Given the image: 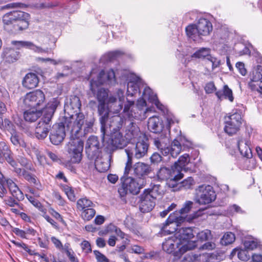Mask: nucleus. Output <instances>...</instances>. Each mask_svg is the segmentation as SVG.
<instances>
[{
	"mask_svg": "<svg viewBox=\"0 0 262 262\" xmlns=\"http://www.w3.org/2000/svg\"><path fill=\"white\" fill-rule=\"evenodd\" d=\"M96 169L100 172H104L108 170L110 167V159L108 157L104 158L98 157L94 159Z\"/></svg>",
	"mask_w": 262,
	"mask_h": 262,
	"instance_id": "obj_33",
	"label": "nucleus"
},
{
	"mask_svg": "<svg viewBox=\"0 0 262 262\" xmlns=\"http://www.w3.org/2000/svg\"><path fill=\"white\" fill-rule=\"evenodd\" d=\"M96 98L98 103L106 102L109 98L108 91L103 88L98 90L96 93Z\"/></svg>",
	"mask_w": 262,
	"mask_h": 262,
	"instance_id": "obj_44",
	"label": "nucleus"
},
{
	"mask_svg": "<svg viewBox=\"0 0 262 262\" xmlns=\"http://www.w3.org/2000/svg\"><path fill=\"white\" fill-rule=\"evenodd\" d=\"M105 76V72L102 70L99 74L97 79L96 80L92 79L90 81V89L93 93H95L96 89L99 85L103 84L105 82V80L103 78V77Z\"/></svg>",
	"mask_w": 262,
	"mask_h": 262,
	"instance_id": "obj_39",
	"label": "nucleus"
},
{
	"mask_svg": "<svg viewBox=\"0 0 262 262\" xmlns=\"http://www.w3.org/2000/svg\"><path fill=\"white\" fill-rule=\"evenodd\" d=\"M5 152L4 156V161L6 160L8 163H9L14 168L17 166L16 161L14 160L13 157V153L10 150V148L9 149H5Z\"/></svg>",
	"mask_w": 262,
	"mask_h": 262,
	"instance_id": "obj_46",
	"label": "nucleus"
},
{
	"mask_svg": "<svg viewBox=\"0 0 262 262\" xmlns=\"http://www.w3.org/2000/svg\"><path fill=\"white\" fill-rule=\"evenodd\" d=\"M84 119V115L81 114L76 119L72 117L62 118L60 122L54 125L51 130L50 140L52 143L58 145L63 141L66 136V128L70 133L71 136H77L81 130Z\"/></svg>",
	"mask_w": 262,
	"mask_h": 262,
	"instance_id": "obj_2",
	"label": "nucleus"
},
{
	"mask_svg": "<svg viewBox=\"0 0 262 262\" xmlns=\"http://www.w3.org/2000/svg\"><path fill=\"white\" fill-rule=\"evenodd\" d=\"M185 220V216H182L179 212L174 211L169 215L161 227V231L162 233L167 234L174 232L178 230L177 227L179 225Z\"/></svg>",
	"mask_w": 262,
	"mask_h": 262,
	"instance_id": "obj_12",
	"label": "nucleus"
},
{
	"mask_svg": "<svg viewBox=\"0 0 262 262\" xmlns=\"http://www.w3.org/2000/svg\"><path fill=\"white\" fill-rule=\"evenodd\" d=\"M81 247L86 253H89L92 252L91 244L86 241H84L81 243Z\"/></svg>",
	"mask_w": 262,
	"mask_h": 262,
	"instance_id": "obj_63",
	"label": "nucleus"
},
{
	"mask_svg": "<svg viewBox=\"0 0 262 262\" xmlns=\"http://www.w3.org/2000/svg\"><path fill=\"white\" fill-rule=\"evenodd\" d=\"M81 106V101L79 97L75 95L71 96L69 99L66 102L64 111L67 113L68 116L65 115L63 118H73L76 119L77 116L83 113L79 112Z\"/></svg>",
	"mask_w": 262,
	"mask_h": 262,
	"instance_id": "obj_13",
	"label": "nucleus"
},
{
	"mask_svg": "<svg viewBox=\"0 0 262 262\" xmlns=\"http://www.w3.org/2000/svg\"><path fill=\"white\" fill-rule=\"evenodd\" d=\"M148 149V139L145 135L140 136V138L138 139V141L133 148L130 149L129 147H127L125 149V151L127 156V160L125 164L124 176H127L131 170L133 157L137 159L143 158L146 155Z\"/></svg>",
	"mask_w": 262,
	"mask_h": 262,
	"instance_id": "obj_5",
	"label": "nucleus"
},
{
	"mask_svg": "<svg viewBox=\"0 0 262 262\" xmlns=\"http://www.w3.org/2000/svg\"><path fill=\"white\" fill-rule=\"evenodd\" d=\"M260 81H262V66L258 65L251 75L250 81L249 82V87L251 89L258 88L257 84Z\"/></svg>",
	"mask_w": 262,
	"mask_h": 262,
	"instance_id": "obj_30",
	"label": "nucleus"
},
{
	"mask_svg": "<svg viewBox=\"0 0 262 262\" xmlns=\"http://www.w3.org/2000/svg\"><path fill=\"white\" fill-rule=\"evenodd\" d=\"M157 176L161 180H169V185H171L170 182H176L183 177V174L179 173L178 170H176L174 166L171 167V168L161 167L158 172Z\"/></svg>",
	"mask_w": 262,
	"mask_h": 262,
	"instance_id": "obj_16",
	"label": "nucleus"
},
{
	"mask_svg": "<svg viewBox=\"0 0 262 262\" xmlns=\"http://www.w3.org/2000/svg\"><path fill=\"white\" fill-rule=\"evenodd\" d=\"M245 248L252 250L257 247L258 243L254 240L245 241L244 243Z\"/></svg>",
	"mask_w": 262,
	"mask_h": 262,
	"instance_id": "obj_56",
	"label": "nucleus"
},
{
	"mask_svg": "<svg viewBox=\"0 0 262 262\" xmlns=\"http://www.w3.org/2000/svg\"><path fill=\"white\" fill-rule=\"evenodd\" d=\"M146 184V180L143 179H135L132 177H127L123 181L121 187L119 188L118 192L123 196L128 192L133 194H137L140 190Z\"/></svg>",
	"mask_w": 262,
	"mask_h": 262,
	"instance_id": "obj_8",
	"label": "nucleus"
},
{
	"mask_svg": "<svg viewBox=\"0 0 262 262\" xmlns=\"http://www.w3.org/2000/svg\"><path fill=\"white\" fill-rule=\"evenodd\" d=\"M216 194L210 185H200L195 189V201L200 205L208 204L213 201Z\"/></svg>",
	"mask_w": 262,
	"mask_h": 262,
	"instance_id": "obj_10",
	"label": "nucleus"
},
{
	"mask_svg": "<svg viewBox=\"0 0 262 262\" xmlns=\"http://www.w3.org/2000/svg\"><path fill=\"white\" fill-rule=\"evenodd\" d=\"M63 190L67 194L68 199L71 201H75L76 200L73 189L68 185L63 186Z\"/></svg>",
	"mask_w": 262,
	"mask_h": 262,
	"instance_id": "obj_49",
	"label": "nucleus"
},
{
	"mask_svg": "<svg viewBox=\"0 0 262 262\" xmlns=\"http://www.w3.org/2000/svg\"><path fill=\"white\" fill-rule=\"evenodd\" d=\"M238 258L243 261H247L250 259V255L246 250L239 249L237 253Z\"/></svg>",
	"mask_w": 262,
	"mask_h": 262,
	"instance_id": "obj_58",
	"label": "nucleus"
},
{
	"mask_svg": "<svg viewBox=\"0 0 262 262\" xmlns=\"http://www.w3.org/2000/svg\"><path fill=\"white\" fill-rule=\"evenodd\" d=\"M196 25L200 36L208 35L210 32L212 31V24L207 19L200 18Z\"/></svg>",
	"mask_w": 262,
	"mask_h": 262,
	"instance_id": "obj_26",
	"label": "nucleus"
},
{
	"mask_svg": "<svg viewBox=\"0 0 262 262\" xmlns=\"http://www.w3.org/2000/svg\"><path fill=\"white\" fill-rule=\"evenodd\" d=\"M107 105L111 111L116 114L123 107V116L129 120L145 119L147 117V113L151 111L150 108H146V102L144 100H140L135 103L134 101L127 98L125 99L124 92L121 90H118L116 94L109 96Z\"/></svg>",
	"mask_w": 262,
	"mask_h": 262,
	"instance_id": "obj_1",
	"label": "nucleus"
},
{
	"mask_svg": "<svg viewBox=\"0 0 262 262\" xmlns=\"http://www.w3.org/2000/svg\"><path fill=\"white\" fill-rule=\"evenodd\" d=\"M196 236L198 240L201 242H205L211 239L213 236L210 230L205 229L199 232Z\"/></svg>",
	"mask_w": 262,
	"mask_h": 262,
	"instance_id": "obj_45",
	"label": "nucleus"
},
{
	"mask_svg": "<svg viewBox=\"0 0 262 262\" xmlns=\"http://www.w3.org/2000/svg\"><path fill=\"white\" fill-rule=\"evenodd\" d=\"M194 184V181L193 178L191 177H188L186 179L183 180L181 183V186L184 189H190Z\"/></svg>",
	"mask_w": 262,
	"mask_h": 262,
	"instance_id": "obj_53",
	"label": "nucleus"
},
{
	"mask_svg": "<svg viewBox=\"0 0 262 262\" xmlns=\"http://www.w3.org/2000/svg\"><path fill=\"white\" fill-rule=\"evenodd\" d=\"M81 217L85 221L91 220L95 215L96 211L93 207L81 210Z\"/></svg>",
	"mask_w": 262,
	"mask_h": 262,
	"instance_id": "obj_48",
	"label": "nucleus"
},
{
	"mask_svg": "<svg viewBox=\"0 0 262 262\" xmlns=\"http://www.w3.org/2000/svg\"><path fill=\"white\" fill-rule=\"evenodd\" d=\"M163 250L167 253H172L175 257L180 258L184 253L194 249V244L182 243L174 235L168 237L162 244Z\"/></svg>",
	"mask_w": 262,
	"mask_h": 262,
	"instance_id": "obj_6",
	"label": "nucleus"
},
{
	"mask_svg": "<svg viewBox=\"0 0 262 262\" xmlns=\"http://www.w3.org/2000/svg\"><path fill=\"white\" fill-rule=\"evenodd\" d=\"M143 193L156 201L162 197L163 191L160 185L151 184L148 189H145Z\"/></svg>",
	"mask_w": 262,
	"mask_h": 262,
	"instance_id": "obj_27",
	"label": "nucleus"
},
{
	"mask_svg": "<svg viewBox=\"0 0 262 262\" xmlns=\"http://www.w3.org/2000/svg\"><path fill=\"white\" fill-rule=\"evenodd\" d=\"M216 245L214 242H207L199 247L200 250H213L216 248Z\"/></svg>",
	"mask_w": 262,
	"mask_h": 262,
	"instance_id": "obj_52",
	"label": "nucleus"
},
{
	"mask_svg": "<svg viewBox=\"0 0 262 262\" xmlns=\"http://www.w3.org/2000/svg\"><path fill=\"white\" fill-rule=\"evenodd\" d=\"M59 102L57 98H53L43 110V117L38 122L35 130V135L38 139L47 137L51 129V120Z\"/></svg>",
	"mask_w": 262,
	"mask_h": 262,
	"instance_id": "obj_3",
	"label": "nucleus"
},
{
	"mask_svg": "<svg viewBox=\"0 0 262 262\" xmlns=\"http://www.w3.org/2000/svg\"><path fill=\"white\" fill-rule=\"evenodd\" d=\"M106 104H107L106 102H102L98 103V113L99 115L100 116V122L101 125V132L103 139L104 138L105 134L107 131L105 128V122L107 121L108 118V110H110L107 107V106H106Z\"/></svg>",
	"mask_w": 262,
	"mask_h": 262,
	"instance_id": "obj_19",
	"label": "nucleus"
},
{
	"mask_svg": "<svg viewBox=\"0 0 262 262\" xmlns=\"http://www.w3.org/2000/svg\"><path fill=\"white\" fill-rule=\"evenodd\" d=\"M156 204L155 201L144 193L140 196L139 208L143 213L148 212L152 210Z\"/></svg>",
	"mask_w": 262,
	"mask_h": 262,
	"instance_id": "obj_25",
	"label": "nucleus"
},
{
	"mask_svg": "<svg viewBox=\"0 0 262 262\" xmlns=\"http://www.w3.org/2000/svg\"><path fill=\"white\" fill-rule=\"evenodd\" d=\"M94 122L95 119L94 118H91L89 120L86 121L85 126L84 128V134H86L93 131V126L94 125Z\"/></svg>",
	"mask_w": 262,
	"mask_h": 262,
	"instance_id": "obj_55",
	"label": "nucleus"
},
{
	"mask_svg": "<svg viewBox=\"0 0 262 262\" xmlns=\"http://www.w3.org/2000/svg\"><path fill=\"white\" fill-rule=\"evenodd\" d=\"M45 96L43 92L37 90L27 93L24 97V103L26 107L42 109L44 106Z\"/></svg>",
	"mask_w": 262,
	"mask_h": 262,
	"instance_id": "obj_11",
	"label": "nucleus"
},
{
	"mask_svg": "<svg viewBox=\"0 0 262 262\" xmlns=\"http://www.w3.org/2000/svg\"><path fill=\"white\" fill-rule=\"evenodd\" d=\"M141 84L134 83L132 81L127 83V94L128 96H133L137 93H140V85Z\"/></svg>",
	"mask_w": 262,
	"mask_h": 262,
	"instance_id": "obj_43",
	"label": "nucleus"
},
{
	"mask_svg": "<svg viewBox=\"0 0 262 262\" xmlns=\"http://www.w3.org/2000/svg\"><path fill=\"white\" fill-rule=\"evenodd\" d=\"M186 32L187 35L193 40H196L199 37H200L199 34L198 28L196 25H190L188 26L186 29Z\"/></svg>",
	"mask_w": 262,
	"mask_h": 262,
	"instance_id": "obj_40",
	"label": "nucleus"
},
{
	"mask_svg": "<svg viewBox=\"0 0 262 262\" xmlns=\"http://www.w3.org/2000/svg\"><path fill=\"white\" fill-rule=\"evenodd\" d=\"M133 168V174L138 179H143L146 180V177L150 173L151 171L150 166L143 162L136 163L131 169Z\"/></svg>",
	"mask_w": 262,
	"mask_h": 262,
	"instance_id": "obj_18",
	"label": "nucleus"
},
{
	"mask_svg": "<svg viewBox=\"0 0 262 262\" xmlns=\"http://www.w3.org/2000/svg\"><path fill=\"white\" fill-rule=\"evenodd\" d=\"M234 234L232 232H227L221 239V243L222 245H228L232 244L235 241Z\"/></svg>",
	"mask_w": 262,
	"mask_h": 262,
	"instance_id": "obj_47",
	"label": "nucleus"
},
{
	"mask_svg": "<svg viewBox=\"0 0 262 262\" xmlns=\"http://www.w3.org/2000/svg\"><path fill=\"white\" fill-rule=\"evenodd\" d=\"M242 117L238 113H234L226 118L225 132L230 136L235 134L239 129Z\"/></svg>",
	"mask_w": 262,
	"mask_h": 262,
	"instance_id": "obj_14",
	"label": "nucleus"
},
{
	"mask_svg": "<svg viewBox=\"0 0 262 262\" xmlns=\"http://www.w3.org/2000/svg\"><path fill=\"white\" fill-rule=\"evenodd\" d=\"M81 135L80 131L77 136H71L70 140L67 145V151L73 163H79L82 159L84 143L79 138Z\"/></svg>",
	"mask_w": 262,
	"mask_h": 262,
	"instance_id": "obj_7",
	"label": "nucleus"
},
{
	"mask_svg": "<svg viewBox=\"0 0 262 262\" xmlns=\"http://www.w3.org/2000/svg\"><path fill=\"white\" fill-rule=\"evenodd\" d=\"M12 44L16 46L18 49L26 48L37 53H48L52 50L51 49L49 48H43L41 47L38 46L29 41H12Z\"/></svg>",
	"mask_w": 262,
	"mask_h": 262,
	"instance_id": "obj_17",
	"label": "nucleus"
},
{
	"mask_svg": "<svg viewBox=\"0 0 262 262\" xmlns=\"http://www.w3.org/2000/svg\"><path fill=\"white\" fill-rule=\"evenodd\" d=\"M189 155L187 154H184L174 163L173 166L176 170H178L179 173H182L181 171L182 170L186 171L185 166L189 163Z\"/></svg>",
	"mask_w": 262,
	"mask_h": 262,
	"instance_id": "obj_37",
	"label": "nucleus"
},
{
	"mask_svg": "<svg viewBox=\"0 0 262 262\" xmlns=\"http://www.w3.org/2000/svg\"><path fill=\"white\" fill-rule=\"evenodd\" d=\"M142 97V99H139L138 101L143 100L146 102L145 99H147L152 103L155 104L158 109L164 112V106L160 103L158 99L157 96L152 92V90L149 87L146 86L144 88Z\"/></svg>",
	"mask_w": 262,
	"mask_h": 262,
	"instance_id": "obj_23",
	"label": "nucleus"
},
{
	"mask_svg": "<svg viewBox=\"0 0 262 262\" xmlns=\"http://www.w3.org/2000/svg\"><path fill=\"white\" fill-rule=\"evenodd\" d=\"M163 139L157 138L154 139V145L160 151L164 156H169L176 158L181 152L182 146L177 140H174L170 146H166V143Z\"/></svg>",
	"mask_w": 262,
	"mask_h": 262,
	"instance_id": "obj_9",
	"label": "nucleus"
},
{
	"mask_svg": "<svg viewBox=\"0 0 262 262\" xmlns=\"http://www.w3.org/2000/svg\"><path fill=\"white\" fill-rule=\"evenodd\" d=\"M43 114L41 109L31 108L27 110L24 113V118L26 121L34 122Z\"/></svg>",
	"mask_w": 262,
	"mask_h": 262,
	"instance_id": "obj_35",
	"label": "nucleus"
},
{
	"mask_svg": "<svg viewBox=\"0 0 262 262\" xmlns=\"http://www.w3.org/2000/svg\"><path fill=\"white\" fill-rule=\"evenodd\" d=\"M143 134L140 132L139 127L133 122H129L125 129V138L126 140H130L133 139H140Z\"/></svg>",
	"mask_w": 262,
	"mask_h": 262,
	"instance_id": "obj_24",
	"label": "nucleus"
},
{
	"mask_svg": "<svg viewBox=\"0 0 262 262\" xmlns=\"http://www.w3.org/2000/svg\"><path fill=\"white\" fill-rule=\"evenodd\" d=\"M101 144L97 137L90 136L86 141L85 152L89 159L93 160L99 157Z\"/></svg>",
	"mask_w": 262,
	"mask_h": 262,
	"instance_id": "obj_15",
	"label": "nucleus"
},
{
	"mask_svg": "<svg viewBox=\"0 0 262 262\" xmlns=\"http://www.w3.org/2000/svg\"><path fill=\"white\" fill-rule=\"evenodd\" d=\"M210 56V49L207 48H202L194 53L191 56L196 58H206L208 60V57Z\"/></svg>",
	"mask_w": 262,
	"mask_h": 262,
	"instance_id": "obj_42",
	"label": "nucleus"
},
{
	"mask_svg": "<svg viewBox=\"0 0 262 262\" xmlns=\"http://www.w3.org/2000/svg\"><path fill=\"white\" fill-rule=\"evenodd\" d=\"M107 121L105 122L107 135L109 132L110 133L119 132L120 128H122L124 123L123 119L119 115H115L109 118L108 123L107 124Z\"/></svg>",
	"mask_w": 262,
	"mask_h": 262,
	"instance_id": "obj_21",
	"label": "nucleus"
},
{
	"mask_svg": "<svg viewBox=\"0 0 262 262\" xmlns=\"http://www.w3.org/2000/svg\"><path fill=\"white\" fill-rule=\"evenodd\" d=\"M147 125L148 129L155 133L162 132L164 127L162 120L157 116L150 117L148 119Z\"/></svg>",
	"mask_w": 262,
	"mask_h": 262,
	"instance_id": "obj_28",
	"label": "nucleus"
},
{
	"mask_svg": "<svg viewBox=\"0 0 262 262\" xmlns=\"http://www.w3.org/2000/svg\"><path fill=\"white\" fill-rule=\"evenodd\" d=\"M207 256L206 253L203 254H193L194 262H204L205 261V257Z\"/></svg>",
	"mask_w": 262,
	"mask_h": 262,
	"instance_id": "obj_64",
	"label": "nucleus"
},
{
	"mask_svg": "<svg viewBox=\"0 0 262 262\" xmlns=\"http://www.w3.org/2000/svg\"><path fill=\"white\" fill-rule=\"evenodd\" d=\"M112 134L111 144L116 148H122L126 146L127 142L120 132L111 133Z\"/></svg>",
	"mask_w": 262,
	"mask_h": 262,
	"instance_id": "obj_32",
	"label": "nucleus"
},
{
	"mask_svg": "<svg viewBox=\"0 0 262 262\" xmlns=\"http://www.w3.org/2000/svg\"><path fill=\"white\" fill-rule=\"evenodd\" d=\"M6 183L9 188L10 192L15 199L18 201L24 199V195L22 191L19 189L17 185L11 179H8Z\"/></svg>",
	"mask_w": 262,
	"mask_h": 262,
	"instance_id": "obj_31",
	"label": "nucleus"
},
{
	"mask_svg": "<svg viewBox=\"0 0 262 262\" xmlns=\"http://www.w3.org/2000/svg\"><path fill=\"white\" fill-rule=\"evenodd\" d=\"M175 236L180 239L182 243H192L194 244V248L197 245L196 242L191 241L190 239L194 237V234L192 228L190 227L182 228L177 232Z\"/></svg>",
	"mask_w": 262,
	"mask_h": 262,
	"instance_id": "obj_22",
	"label": "nucleus"
},
{
	"mask_svg": "<svg viewBox=\"0 0 262 262\" xmlns=\"http://www.w3.org/2000/svg\"><path fill=\"white\" fill-rule=\"evenodd\" d=\"M150 159L152 163L158 164L162 160V157L159 154L155 152L151 155Z\"/></svg>",
	"mask_w": 262,
	"mask_h": 262,
	"instance_id": "obj_62",
	"label": "nucleus"
},
{
	"mask_svg": "<svg viewBox=\"0 0 262 262\" xmlns=\"http://www.w3.org/2000/svg\"><path fill=\"white\" fill-rule=\"evenodd\" d=\"M208 60L209 62L211 63L212 71L214 70L216 68L219 67V66L221 64V61L220 60L212 56H210L209 57H208Z\"/></svg>",
	"mask_w": 262,
	"mask_h": 262,
	"instance_id": "obj_59",
	"label": "nucleus"
},
{
	"mask_svg": "<svg viewBox=\"0 0 262 262\" xmlns=\"http://www.w3.org/2000/svg\"><path fill=\"white\" fill-rule=\"evenodd\" d=\"M38 82V78L36 74L30 73H28L24 77L23 81V85L24 87L31 89L36 87Z\"/></svg>",
	"mask_w": 262,
	"mask_h": 262,
	"instance_id": "obj_34",
	"label": "nucleus"
},
{
	"mask_svg": "<svg viewBox=\"0 0 262 262\" xmlns=\"http://www.w3.org/2000/svg\"><path fill=\"white\" fill-rule=\"evenodd\" d=\"M227 213L229 215H232L235 213H243V211L241 209V208L237 206L236 204H233L232 205L230 206L227 210Z\"/></svg>",
	"mask_w": 262,
	"mask_h": 262,
	"instance_id": "obj_51",
	"label": "nucleus"
},
{
	"mask_svg": "<svg viewBox=\"0 0 262 262\" xmlns=\"http://www.w3.org/2000/svg\"><path fill=\"white\" fill-rule=\"evenodd\" d=\"M78 8V2L76 0H72L69 4L67 9L70 13H73Z\"/></svg>",
	"mask_w": 262,
	"mask_h": 262,
	"instance_id": "obj_60",
	"label": "nucleus"
},
{
	"mask_svg": "<svg viewBox=\"0 0 262 262\" xmlns=\"http://www.w3.org/2000/svg\"><path fill=\"white\" fill-rule=\"evenodd\" d=\"M193 203L191 201L186 202L184 205L183 207L179 211L180 214L182 216H184L186 213H187L192 208Z\"/></svg>",
	"mask_w": 262,
	"mask_h": 262,
	"instance_id": "obj_54",
	"label": "nucleus"
},
{
	"mask_svg": "<svg viewBox=\"0 0 262 262\" xmlns=\"http://www.w3.org/2000/svg\"><path fill=\"white\" fill-rule=\"evenodd\" d=\"M19 201L13 197V196H9L8 198L4 200L5 204L11 207H13L16 206L20 208L21 207V204L19 203Z\"/></svg>",
	"mask_w": 262,
	"mask_h": 262,
	"instance_id": "obj_50",
	"label": "nucleus"
},
{
	"mask_svg": "<svg viewBox=\"0 0 262 262\" xmlns=\"http://www.w3.org/2000/svg\"><path fill=\"white\" fill-rule=\"evenodd\" d=\"M11 136L10 140L12 143L15 146H19L20 145V139L17 135L16 131H15L14 134H11Z\"/></svg>",
	"mask_w": 262,
	"mask_h": 262,
	"instance_id": "obj_61",
	"label": "nucleus"
},
{
	"mask_svg": "<svg viewBox=\"0 0 262 262\" xmlns=\"http://www.w3.org/2000/svg\"><path fill=\"white\" fill-rule=\"evenodd\" d=\"M0 129L5 132H8L10 134H14L16 131L15 126L13 122L8 118L4 120L0 117Z\"/></svg>",
	"mask_w": 262,
	"mask_h": 262,
	"instance_id": "obj_38",
	"label": "nucleus"
},
{
	"mask_svg": "<svg viewBox=\"0 0 262 262\" xmlns=\"http://www.w3.org/2000/svg\"><path fill=\"white\" fill-rule=\"evenodd\" d=\"M215 95L220 99H226L230 102H233L234 100L232 91L227 85H224L223 89L217 91Z\"/></svg>",
	"mask_w": 262,
	"mask_h": 262,
	"instance_id": "obj_36",
	"label": "nucleus"
},
{
	"mask_svg": "<svg viewBox=\"0 0 262 262\" xmlns=\"http://www.w3.org/2000/svg\"><path fill=\"white\" fill-rule=\"evenodd\" d=\"M2 56L6 62L13 63L19 59V52L14 49L7 48L4 49Z\"/></svg>",
	"mask_w": 262,
	"mask_h": 262,
	"instance_id": "obj_29",
	"label": "nucleus"
},
{
	"mask_svg": "<svg viewBox=\"0 0 262 262\" xmlns=\"http://www.w3.org/2000/svg\"><path fill=\"white\" fill-rule=\"evenodd\" d=\"M93 253L97 262H110L109 259L99 251L94 250Z\"/></svg>",
	"mask_w": 262,
	"mask_h": 262,
	"instance_id": "obj_57",
	"label": "nucleus"
},
{
	"mask_svg": "<svg viewBox=\"0 0 262 262\" xmlns=\"http://www.w3.org/2000/svg\"><path fill=\"white\" fill-rule=\"evenodd\" d=\"M94 205V204L86 198H81L77 202V208L80 211L93 207Z\"/></svg>",
	"mask_w": 262,
	"mask_h": 262,
	"instance_id": "obj_41",
	"label": "nucleus"
},
{
	"mask_svg": "<svg viewBox=\"0 0 262 262\" xmlns=\"http://www.w3.org/2000/svg\"><path fill=\"white\" fill-rule=\"evenodd\" d=\"M250 142L248 138L239 137L237 140V146L241 154L247 159L246 161H249L252 156V151L250 147Z\"/></svg>",
	"mask_w": 262,
	"mask_h": 262,
	"instance_id": "obj_20",
	"label": "nucleus"
},
{
	"mask_svg": "<svg viewBox=\"0 0 262 262\" xmlns=\"http://www.w3.org/2000/svg\"><path fill=\"white\" fill-rule=\"evenodd\" d=\"M30 15L20 11H13L5 14L3 17V22L5 30L16 32L28 28Z\"/></svg>",
	"mask_w": 262,
	"mask_h": 262,
	"instance_id": "obj_4",
	"label": "nucleus"
}]
</instances>
